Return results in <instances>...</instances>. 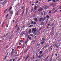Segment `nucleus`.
I'll return each mask as SVG.
<instances>
[{
  "mask_svg": "<svg viewBox=\"0 0 61 61\" xmlns=\"http://www.w3.org/2000/svg\"><path fill=\"white\" fill-rule=\"evenodd\" d=\"M20 42H23V41L20 40Z\"/></svg>",
  "mask_w": 61,
  "mask_h": 61,
  "instance_id": "obj_48",
  "label": "nucleus"
},
{
  "mask_svg": "<svg viewBox=\"0 0 61 61\" xmlns=\"http://www.w3.org/2000/svg\"><path fill=\"white\" fill-rule=\"evenodd\" d=\"M21 10H19V12H21Z\"/></svg>",
  "mask_w": 61,
  "mask_h": 61,
  "instance_id": "obj_43",
  "label": "nucleus"
},
{
  "mask_svg": "<svg viewBox=\"0 0 61 61\" xmlns=\"http://www.w3.org/2000/svg\"><path fill=\"white\" fill-rule=\"evenodd\" d=\"M34 19L35 20L36 22H38V20H37V18H34Z\"/></svg>",
  "mask_w": 61,
  "mask_h": 61,
  "instance_id": "obj_9",
  "label": "nucleus"
},
{
  "mask_svg": "<svg viewBox=\"0 0 61 61\" xmlns=\"http://www.w3.org/2000/svg\"><path fill=\"white\" fill-rule=\"evenodd\" d=\"M50 25V24H49L48 25V26H49Z\"/></svg>",
  "mask_w": 61,
  "mask_h": 61,
  "instance_id": "obj_41",
  "label": "nucleus"
},
{
  "mask_svg": "<svg viewBox=\"0 0 61 61\" xmlns=\"http://www.w3.org/2000/svg\"><path fill=\"white\" fill-rule=\"evenodd\" d=\"M32 27V25H30L29 26V27Z\"/></svg>",
  "mask_w": 61,
  "mask_h": 61,
  "instance_id": "obj_51",
  "label": "nucleus"
},
{
  "mask_svg": "<svg viewBox=\"0 0 61 61\" xmlns=\"http://www.w3.org/2000/svg\"><path fill=\"white\" fill-rule=\"evenodd\" d=\"M32 29H33L32 30V31L33 32H36V28L35 27L34 28H33Z\"/></svg>",
  "mask_w": 61,
  "mask_h": 61,
  "instance_id": "obj_1",
  "label": "nucleus"
},
{
  "mask_svg": "<svg viewBox=\"0 0 61 61\" xmlns=\"http://www.w3.org/2000/svg\"><path fill=\"white\" fill-rule=\"evenodd\" d=\"M42 18H41L39 20L40 21H41V20H42Z\"/></svg>",
  "mask_w": 61,
  "mask_h": 61,
  "instance_id": "obj_36",
  "label": "nucleus"
},
{
  "mask_svg": "<svg viewBox=\"0 0 61 61\" xmlns=\"http://www.w3.org/2000/svg\"><path fill=\"white\" fill-rule=\"evenodd\" d=\"M49 16H48V15H47L46 16V18H47V20H48V18H49Z\"/></svg>",
  "mask_w": 61,
  "mask_h": 61,
  "instance_id": "obj_12",
  "label": "nucleus"
},
{
  "mask_svg": "<svg viewBox=\"0 0 61 61\" xmlns=\"http://www.w3.org/2000/svg\"><path fill=\"white\" fill-rule=\"evenodd\" d=\"M10 38H11V37H8V39H10Z\"/></svg>",
  "mask_w": 61,
  "mask_h": 61,
  "instance_id": "obj_34",
  "label": "nucleus"
},
{
  "mask_svg": "<svg viewBox=\"0 0 61 61\" xmlns=\"http://www.w3.org/2000/svg\"><path fill=\"white\" fill-rule=\"evenodd\" d=\"M13 53H14L12 51L11 53V55H13V54H13Z\"/></svg>",
  "mask_w": 61,
  "mask_h": 61,
  "instance_id": "obj_28",
  "label": "nucleus"
},
{
  "mask_svg": "<svg viewBox=\"0 0 61 61\" xmlns=\"http://www.w3.org/2000/svg\"><path fill=\"white\" fill-rule=\"evenodd\" d=\"M6 36H8V33H6Z\"/></svg>",
  "mask_w": 61,
  "mask_h": 61,
  "instance_id": "obj_50",
  "label": "nucleus"
},
{
  "mask_svg": "<svg viewBox=\"0 0 61 61\" xmlns=\"http://www.w3.org/2000/svg\"><path fill=\"white\" fill-rule=\"evenodd\" d=\"M19 45H21V43H19Z\"/></svg>",
  "mask_w": 61,
  "mask_h": 61,
  "instance_id": "obj_59",
  "label": "nucleus"
},
{
  "mask_svg": "<svg viewBox=\"0 0 61 61\" xmlns=\"http://www.w3.org/2000/svg\"><path fill=\"white\" fill-rule=\"evenodd\" d=\"M44 14H46V10H45L44 11Z\"/></svg>",
  "mask_w": 61,
  "mask_h": 61,
  "instance_id": "obj_23",
  "label": "nucleus"
},
{
  "mask_svg": "<svg viewBox=\"0 0 61 61\" xmlns=\"http://www.w3.org/2000/svg\"><path fill=\"white\" fill-rule=\"evenodd\" d=\"M31 29H30L28 31L29 34H30L31 33Z\"/></svg>",
  "mask_w": 61,
  "mask_h": 61,
  "instance_id": "obj_8",
  "label": "nucleus"
},
{
  "mask_svg": "<svg viewBox=\"0 0 61 61\" xmlns=\"http://www.w3.org/2000/svg\"><path fill=\"white\" fill-rule=\"evenodd\" d=\"M47 19V18L46 17H44V20L45 21H46V20Z\"/></svg>",
  "mask_w": 61,
  "mask_h": 61,
  "instance_id": "obj_20",
  "label": "nucleus"
},
{
  "mask_svg": "<svg viewBox=\"0 0 61 61\" xmlns=\"http://www.w3.org/2000/svg\"><path fill=\"white\" fill-rule=\"evenodd\" d=\"M58 43H59V42H60V41H58Z\"/></svg>",
  "mask_w": 61,
  "mask_h": 61,
  "instance_id": "obj_61",
  "label": "nucleus"
},
{
  "mask_svg": "<svg viewBox=\"0 0 61 61\" xmlns=\"http://www.w3.org/2000/svg\"><path fill=\"white\" fill-rule=\"evenodd\" d=\"M45 40H46V39L43 38H42L41 40V41L43 42H45Z\"/></svg>",
  "mask_w": 61,
  "mask_h": 61,
  "instance_id": "obj_5",
  "label": "nucleus"
},
{
  "mask_svg": "<svg viewBox=\"0 0 61 61\" xmlns=\"http://www.w3.org/2000/svg\"><path fill=\"white\" fill-rule=\"evenodd\" d=\"M28 12V10H26V15H27V14Z\"/></svg>",
  "mask_w": 61,
  "mask_h": 61,
  "instance_id": "obj_21",
  "label": "nucleus"
},
{
  "mask_svg": "<svg viewBox=\"0 0 61 61\" xmlns=\"http://www.w3.org/2000/svg\"><path fill=\"white\" fill-rule=\"evenodd\" d=\"M29 56L28 55L27 56V57H26L25 59V61H26V60H27V58H28L29 57Z\"/></svg>",
  "mask_w": 61,
  "mask_h": 61,
  "instance_id": "obj_7",
  "label": "nucleus"
},
{
  "mask_svg": "<svg viewBox=\"0 0 61 61\" xmlns=\"http://www.w3.org/2000/svg\"><path fill=\"white\" fill-rule=\"evenodd\" d=\"M31 3H32L31 1H30V5L31 4Z\"/></svg>",
  "mask_w": 61,
  "mask_h": 61,
  "instance_id": "obj_46",
  "label": "nucleus"
},
{
  "mask_svg": "<svg viewBox=\"0 0 61 61\" xmlns=\"http://www.w3.org/2000/svg\"><path fill=\"white\" fill-rule=\"evenodd\" d=\"M6 37V35L5 34L3 36V37H5V38Z\"/></svg>",
  "mask_w": 61,
  "mask_h": 61,
  "instance_id": "obj_27",
  "label": "nucleus"
},
{
  "mask_svg": "<svg viewBox=\"0 0 61 61\" xmlns=\"http://www.w3.org/2000/svg\"><path fill=\"white\" fill-rule=\"evenodd\" d=\"M49 13H51V11L50 10L49 11Z\"/></svg>",
  "mask_w": 61,
  "mask_h": 61,
  "instance_id": "obj_45",
  "label": "nucleus"
},
{
  "mask_svg": "<svg viewBox=\"0 0 61 61\" xmlns=\"http://www.w3.org/2000/svg\"><path fill=\"white\" fill-rule=\"evenodd\" d=\"M49 46V45L47 44L46 45V47H48Z\"/></svg>",
  "mask_w": 61,
  "mask_h": 61,
  "instance_id": "obj_31",
  "label": "nucleus"
},
{
  "mask_svg": "<svg viewBox=\"0 0 61 61\" xmlns=\"http://www.w3.org/2000/svg\"><path fill=\"white\" fill-rule=\"evenodd\" d=\"M15 54L16 55V54H17V52H15Z\"/></svg>",
  "mask_w": 61,
  "mask_h": 61,
  "instance_id": "obj_47",
  "label": "nucleus"
},
{
  "mask_svg": "<svg viewBox=\"0 0 61 61\" xmlns=\"http://www.w3.org/2000/svg\"><path fill=\"white\" fill-rule=\"evenodd\" d=\"M41 29H42V28H40L39 29V30H40H40H41Z\"/></svg>",
  "mask_w": 61,
  "mask_h": 61,
  "instance_id": "obj_44",
  "label": "nucleus"
},
{
  "mask_svg": "<svg viewBox=\"0 0 61 61\" xmlns=\"http://www.w3.org/2000/svg\"><path fill=\"white\" fill-rule=\"evenodd\" d=\"M13 12H12V11H11L10 13V14H13Z\"/></svg>",
  "mask_w": 61,
  "mask_h": 61,
  "instance_id": "obj_33",
  "label": "nucleus"
},
{
  "mask_svg": "<svg viewBox=\"0 0 61 61\" xmlns=\"http://www.w3.org/2000/svg\"><path fill=\"white\" fill-rule=\"evenodd\" d=\"M55 46L57 48H58V46L57 45H56Z\"/></svg>",
  "mask_w": 61,
  "mask_h": 61,
  "instance_id": "obj_24",
  "label": "nucleus"
},
{
  "mask_svg": "<svg viewBox=\"0 0 61 61\" xmlns=\"http://www.w3.org/2000/svg\"><path fill=\"white\" fill-rule=\"evenodd\" d=\"M43 8L44 9H45V8L46 9H47L48 8V7L47 5H44L43 6Z\"/></svg>",
  "mask_w": 61,
  "mask_h": 61,
  "instance_id": "obj_2",
  "label": "nucleus"
},
{
  "mask_svg": "<svg viewBox=\"0 0 61 61\" xmlns=\"http://www.w3.org/2000/svg\"><path fill=\"white\" fill-rule=\"evenodd\" d=\"M33 24H34V25H36V22H34Z\"/></svg>",
  "mask_w": 61,
  "mask_h": 61,
  "instance_id": "obj_38",
  "label": "nucleus"
},
{
  "mask_svg": "<svg viewBox=\"0 0 61 61\" xmlns=\"http://www.w3.org/2000/svg\"><path fill=\"white\" fill-rule=\"evenodd\" d=\"M55 56H57V54H56L55 55Z\"/></svg>",
  "mask_w": 61,
  "mask_h": 61,
  "instance_id": "obj_63",
  "label": "nucleus"
},
{
  "mask_svg": "<svg viewBox=\"0 0 61 61\" xmlns=\"http://www.w3.org/2000/svg\"><path fill=\"white\" fill-rule=\"evenodd\" d=\"M23 11L22 12V15H23V14H24V11H25V10H24V9H23Z\"/></svg>",
  "mask_w": 61,
  "mask_h": 61,
  "instance_id": "obj_26",
  "label": "nucleus"
},
{
  "mask_svg": "<svg viewBox=\"0 0 61 61\" xmlns=\"http://www.w3.org/2000/svg\"><path fill=\"white\" fill-rule=\"evenodd\" d=\"M51 1L52 2H53V1L54 2H56V0H52Z\"/></svg>",
  "mask_w": 61,
  "mask_h": 61,
  "instance_id": "obj_22",
  "label": "nucleus"
},
{
  "mask_svg": "<svg viewBox=\"0 0 61 61\" xmlns=\"http://www.w3.org/2000/svg\"><path fill=\"white\" fill-rule=\"evenodd\" d=\"M33 24V21H32L31 23V24Z\"/></svg>",
  "mask_w": 61,
  "mask_h": 61,
  "instance_id": "obj_42",
  "label": "nucleus"
},
{
  "mask_svg": "<svg viewBox=\"0 0 61 61\" xmlns=\"http://www.w3.org/2000/svg\"><path fill=\"white\" fill-rule=\"evenodd\" d=\"M59 9H61V6H60L59 8Z\"/></svg>",
  "mask_w": 61,
  "mask_h": 61,
  "instance_id": "obj_52",
  "label": "nucleus"
},
{
  "mask_svg": "<svg viewBox=\"0 0 61 61\" xmlns=\"http://www.w3.org/2000/svg\"><path fill=\"white\" fill-rule=\"evenodd\" d=\"M17 25H16L15 26V27L16 28L17 27Z\"/></svg>",
  "mask_w": 61,
  "mask_h": 61,
  "instance_id": "obj_57",
  "label": "nucleus"
},
{
  "mask_svg": "<svg viewBox=\"0 0 61 61\" xmlns=\"http://www.w3.org/2000/svg\"><path fill=\"white\" fill-rule=\"evenodd\" d=\"M24 8V6H23L22 7V9H23V8Z\"/></svg>",
  "mask_w": 61,
  "mask_h": 61,
  "instance_id": "obj_62",
  "label": "nucleus"
},
{
  "mask_svg": "<svg viewBox=\"0 0 61 61\" xmlns=\"http://www.w3.org/2000/svg\"><path fill=\"white\" fill-rule=\"evenodd\" d=\"M37 46H40V45L39 44H37Z\"/></svg>",
  "mask_w": 61,
  "mask_h": 61,
  "instance_id": "obj_35",
  "label": "nucleus"
},
{
  "mask_svg": "<svg viewBox=\"0 0 61 61\" xmlns=\"http://www.w3.org/2000/svg\"><path fill=\"white\" fill-rule=\"evenodd\" d=\"M10 61H12V60H13V59H10Z\"/></svg>",
  "mask_w": 61,
  "mask_h": 61,
  "instance_id": "obj_58",
  "label": "nucleus"
},
{
  "mask_svg": "<svg viewBox=\"0 0 61 61\" xmlns=\"http://www.w3.org/2000/svg\"><path fill=\"white\" fill-rule=\"evenodd\" d=\"M56 43H54L53 44H52V45H53V46H55V45H56Z\"/></svg>",
  "mask_w": 61,
  "mask_h": 61,
  "instance_id": "obj_16",
  "label": "nucleus"
},
{
  "mask_svg": "<svg viewBox=\"0 0 61 61\" xmlns=\"http://www.w3.org/2000/svg\"><path fill=\"white\" fill-rule=\"evenodd\" d=\"M8 24H9V22H8L7 24V25H6V27H8Z\"/></svg>",
  "mask_w": 61,
  "mask_h": 61,
  "instance_id": "obj_14",
  "label": "nucleus"
},
{
  "mask_svg": "<svg viewBox=\"0 0 61 61\" xmlns=\"http://www.w3.org/2000/svg\"><path fill=\"white\" fill-rule=\"evenodd\" d=\"M28 42V41L27 40L26 41H25V44H27V42Z\"/></svg>",
  "mask_w": 61,
  "mask_h": 61,
  "instance_id": "obj_29",
  "label": "nucleus"
},
{
  "mask_svg": "<svg viewBox=\"0 0 61 61\" xmlns=\"http://www.w3.org/2000/svg\"><path fill=\"white\" fill-rule=\"evenodd\" d=\"M54 31H52L51 33V36L52 37L53 36H54Z\"/></svg>",
  "mask_w": 61,
  "mask_h": 61,
  "instance_id": "obj_3",
  "label": "nucleus"
},
{
  "mask_svg": "<svg viewBox=\"0 0 61 61\" xmlns=\"http://www.w3.org/2000/svg\"><path fill=\"white\" fill-rule=\"evenodd\" d=\"M44 9L43 8H40L38 10V11L39 12H41Z\"/></svg>",
  "mask_w": 61,
  "mask_h": 61,
  "instance_id": "obj_4",
  "label": "nucleus"
},
{
  "mask_svg": "<svg viewBox=\"0 0 61 61\" xmlns=\"http://www.w3.org/2000/svg\"><path fill=\"white\" fill-rule=\"evenodd\" d=\"M15 59H13V61H15Z\"/></svg>",
  "mask_w": 61,
  "mask_h": 61,
  "instance_id": "obj_60",
  "label": "nucleus"
},
{
  "mask_svg": "<svg viewBox=\"0 0 61 61\" xmlns=\"http://www.w3.org/2000/svg\"><path fill=\"white\" fill-rule=\"evenodd\" d=\"M5 2H2V5H5Z\"/></svg>",
  "mask_w": 61,
  "mask_h": 61,
  "instance_id": "obj_18",
  "label": "nucleus"
},
{
  "mask_svg": "<svg viewBox=\"0 0 61 61\" xmlns=\"http://www.w3.org/2000/svg\"><path fill=\"white\" fill-rule=\"evenodd\" d=\"M46 46H44L42 48V49L41 50V51H42V50H43L44 49H46Z\"/></svg>",
  "mask_w": 61,
  "mask_h": 61,
  "instance_id": "obj_6",
  "label": "nucleus"
},
{
  "mask_svg": "<svg viewBox=\"0 0 61 61\" xmlns=\"http://www.w3.org/2000/svg\"><path fill=\"white\" fill-rule=\"evenodd\" d=\"M41 15H43V13L42 12H41Z\"/></svg>",
  "mask_w": 61,
  "mask_h": 61,
  "instance_id": "obj_25",
  "label": "nucleus"
},
{
  "mask_svg": "<svg viewBox=\"0 0 61 61\" xmlns=\"http://www.w3.org/2000/svg\"><path fill=\"white\" fill-rule=\"evenodd\" d=\"M11 9H12V8L11 7V8H10L9 9V10L10 11L11 10Z\"/></svg>",
  "mask_w": 61,
  "mask_h": 61,
  "instance_id": "obj_39",
  "label": "nucleus"
},
{
  "mask_svg": "<svg viewBox=\"0 0 61 61\" xmlns=\"http://www.w3.org/2000/svg\"><path fill=\"white\" fill-rule=\"evenodd\" d=\"M36 33H35L34 34V36H35V35H36Z\"/></svg>",
  "mask_w": 61,
  "mask_h": 61,
  "instance_id": "obj_55",
  "label": "nucleus"
},
{
  "mask_svg": "<svg viewBox=\"0 0 61 61\" xmlns=\"http://www.w3.org/2000/svg\"><path fill=\"white\" fill-rule=\"evenodd\" d=\"M14 49H12V52H13V51H14Z\"/></svg>",
  "mask_w": 61,
  "mask_h": 61,
  "instance_id": "obj_54",
  "label": "nucleus"
},
{
  "mask_svg": "<svg viewBox=\"0 0 61 61\" xmlns=\"http://www.w3.org/2000/svg\"><path fill=\"white\" fill-rule=\"evenodd\" d=\"M42 51H41L39 53V54H42Z\"/></svg>",
  "mask_w": 61,
  "mask_h": 61,
  "instance_id": "obj_17",
  "label": "nucleus"
},
{
  "mask_svg": "<svg viewBox=\"0 0 61 61\" xmlns=\"http://www.w3.org/2000/svg\"><path fill=\"white\" fill-rule=\"evenodd\" d=\"M48 56L47 57H46V58L45 59V61H46V60H47V59H48Z\"/></svg>",
  "mask_w": 61,
  "mask_h": 61,
  "instance_id": "obj_19",
  "label": "nucleus"
},
{
  "mask_svg": "<svg viewBox=\"0 0 61 61\" xmlns=\"http://www.w3.org/2000/svg\"><path fill=\"white\" fill-rule=\"evenodd\" d=\"M9 15V14H7V15L6 16V18H7V16H8Z\"/></svg>",
  "mask_w": 61,
  "mask_h": 61,
  "instance_id": "obj_32",
  "label": "nucleus"
},
{
  "mask_svg": "<svg viewBox=\"0 0 61 61\" xmlns=\"http://www.w3.org/2000/svg\"><path fill=\"white\" fill-rule=\"evenodd\" d=\"M30 35L31 36H33V35L32 34H30Z\"/></svg>",
  "mask_w": 61,
  "mask_h": 61,
  "instance_id": "obj_37",
  "label": "nucleus"
},
{
  "mask_svg": "<svg viewBox=\"0 0 61 61\" xmlns=\"http://www.w3.org/2000/svg\"><path fill=\"white\" fill-rule=\"evenodd\" d=\"M42 20L43 21H44V17H42Z\"/></svg>",
  "mask_w": 61,
  "mask_h": 61,
  "instance_id": "obj_30",
  "label": "nucleus"
},
{
  "mask_svg": "<svg viewBox=\"0 0 61 61\" xmlns=\"http://www.w3.org/2000/svg\"><path fill=\"white\" fill-rule=\"evenodd\" d=\"M19 27H18L17 30V32H18V31H19Z\"/></svg>",
  "mask_w": 61,
  "mask_h": 61,
  "instance_id": "obj_15",
  "label": "nucleus"
},
{
  "mask_svg": "<svg viewBox=\"0 0 61 61\" xmlns=\"http://www.w3.org/2000/svg\"><path fill=\"white\" fill-rule=\"evenodd\" d=\"M54 53H53L52 54V56H53V55H54Z\"/></svg>",
  "mask_w": 61,
  "mask_h": 61,
  "instance_id": "obj_56",
  "label": "nucleus"
},
{
  "mask_svg": "<svg viewBox=\"0 0 61 61\" xmlns=\"http://www.w3.org/2000/svg\"><path fill=\"white\" fill-rule=\"evenodd\" d=\"M41 57V56H40V55H39V56H38L39 58H40Z\"/></svg>",
  "mask_w": 61,
  "mask_h": 61,
  "instance_id": "obj_40",
  "label": "nucleus"
},
{
  "mask_svg": "<svg viewBox=\"0 0 61 61\" xmlns=\"http://www.w3.org/2000/svg\"><path fill=\"white\" fill-rule=\"evenodd\" d=\"M36 8H37V6H36L34 7V9L35 10H36Z\"/></svg>",
  "mask_w": 61,
  "mask_h": 61,
  "instance_id": "obj_11",
  "label": "nucleus"
},
{
  "mask_svg": "<svg viewBox=\"0 0 61 61\" xmlns=\"http://www.w3.org/2000/svg\"><path fill=\"white\" fill-rule=\"evenodd\" d=\"M47 21H48V20H47V21H46V24H47Z\"/></svg>",
  "mask_w": 61,
  "mask_h": 61,
  "instance_id": "obj_49",
  "label": "nucleus"
},
{
  "mask_svg": "<svg viewBox=\"0 0 61 61\" xmlns=\"http://www.w3.org/2000/svg\"><path fill=\"white\" fill-rule=\"evenodd\" d=\"M45 42V41H41V44H44Z\"/></svg>",
  "mask_w": 61,
  "mask_h": 61,
  "instance_id": "obj_10",
  "label": "nucleus"
},
{
  "mask_svg": "<svg viewBox=\"0 0 61 61\" xmlns=\"http://www.w3.org/2000/svg\"><path fill=\"white\" fill-rule=\"evenodd\" d=\"M31 37H30L29 38V39H31Z\"/></svg>",
  "mask_w": 61,
  "mask_h": 61,
  "instance_id": "obj_64",
  "label": "nucleus"
},
{
  "mask_svg": "<svg viewBox=\"0 0 61 61\" xmlns=\"http://www.w3.org/2000/svg\"><path fill=\"white\" fill-rule=\"evenodd\" d=\"M32 57H30L29 61H32Z\"/></svg>",
  "mask_w": 61,
  "mask_h": 61,
  "instance_id": "obj_13",
  "label": "nucleus"
},
{
  "mask_svg": "<svg viewBox=\"0 0 61 61\" xmlns=\"http://www.w3.org/2000/svg\"><path fill=\"white\" fill-rule=\"evenodd\" d=\"M30 24H31V23H29L28 24V25H30Z\"/></svg>",
  "mask_w": 61,
  "mask_h": 61,
  "instance_id": "obj_53",
  "label": "nucleus"
}]
</instances>
